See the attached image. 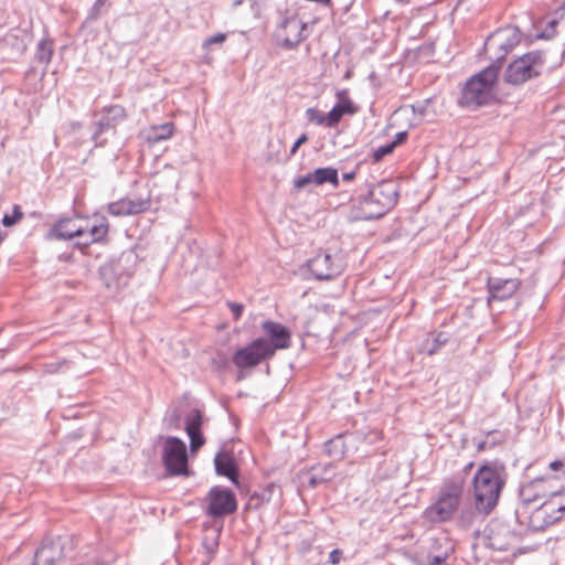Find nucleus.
<instances>
[{
    "mask_svg": "<svg viewBox=\"0 0 565 565\" xmlns=\"http://www.w3.org/2000/svg\"><path fill=\"white\" fill-rule=\"evenodd\" d=\"M225 40H226V34L225 33H217L215 35H212V36L205 39L202 46H203L204 50H207L213 44H222V43H224Z\"/></svg>",
    "mask_w": 565,
    "mask_h": 565,
    "instance_id": "nucleus-29",
    "label": "nucleus"
},
{
    "mask_svg": "<svg viewBox=\"0 0 565 565\" xmlns=\"http://www.w3.org/2000/svg\"><path fill=\"white\" fill-rule=\"evenodd\" d=\"M563 467H564V461H563V460H559V459L554 460V461H552V462L550 463V468H551V470H553V471H557V470L562 469Z\"/></svg>",
    "mask_w": 565,
    "mask_h": 565,
    "instance_id": "nucleus-34",
    "label": "nucleus"
},
{
    "mask_svg": "<svg viewBox=\"0 0 565 565\" xmlns=\"http://www.w3.org/2000/svg\"><path fill=\"white\" fill-rule=\"evenodd\" d=\"M306 24L297 17H290L284 21L279 31L282 46L292 49L305 39Z\"/></svg>",
    "mask_w": 565,
    "mask_h": 565,
    "instance_id": "nucleus-14",
    "label": "nucleus"
},
{
    "mask_svg": "<svg viewBox=\"0 0 565 565\" xmlns=\"http://www.w3.org/2000/svg\"><path fill=\"white\" fill-rule=\"evenodd\" d=\"M107 114L113 120H124L127 118V111L124 106L113 105L107 108Z\"/></svg>",
    "mask_w": 565,
    "mask_h": 565,
    "instance_id": "nucleus-25",
    "label": "nucleus"
},
{
    "mask_svg": "<svg viewBox=\"0 0 565 565\" xmlns=\"http://www.w3.org/2000/svg\"><path fill=\"white\" fill-rule=\"evenodd\" d=\"M543 64L544 58L541 52L525 53L509 64L504 79L512 85H521L540 75Z\"/></svg>",
    "mask_w": 565,
    "mask_h": 565,
    "instance_id": "nucleus-7",
    "label": "nucleus"
},
{
    "mask_svg": "<svg viewBox=\"0 0 565 565\" xmlns=\"http://www.w3.org/2000/svg\"><path fill=\"white\" fill-rule=\"evenodd\" d=\"M342 551L340 548H334L333 551L330 552L329 554V562L332 564V565H338L340 562H341V558H342Z\"/></svg>",
    "mask_w": 565,
    "mask_h": 565,
    "instance_id": "nucleus-32",
    "label": "nucleus"
},
{
    "mask_svg": "<svg viewBox=\"0 0 565 565\" xmlns=\"http://www.w3.org/2000/svg\"><path fill=\"white\" fill-rule=\"evenodd\" d=\"M162 463L170 476H188V452L185 444L177 437H167L162 441Z\"/></svg>",
    "mask_w": 565,
    "mask_h": 565,
    "instance_id": "nucleus-8",
    "label": "nucleus"
},
{
    "mask_svg": "<svg viewBox=\"0 0 565 565\" xmlns=\"http://www.w3.org/2000/svg\"><path fill=\"white\" fill-rule=\"evenodd\" d=\"M23 212L19 205L13 206V211L11 214H6L2 218V224L6 227H11L18 224L23 218Z\"/></svg>",
    "mask_w": 565,
    "mask_h": 565,
    "instance_id": "nucleus-24",
    "label": "nucleus"
},
{
    "mask_svg": "<svg viewBox=\"0 0 565 565\" xmlns=\"http://www.w3.org/2000/svg\"><path fill=\"white\" fill-rule=\"evenodd\" d=\"M337 98L338 103L335 104V107L343 115H353L358 111V107L353 104L347 90L338 92Z\"/></svg>",
    "mask_w": 565,
    "mask_h": 565,
    "instance_id": "nucleus-23",
    "label": "nucleus"
},
{
    "mask_svg": "<svg viewBox=\"0 0 565 565\" xmlns=\"http://www.w3.org/2000/svg\"><path fill=\"white\" fill-rule=\"evenodd\" d=\"M504 486V466L499 462H483L472 478L473 504L477 512L490 514L498 505Z\"/></svg>",
    "mask_w": 565,
    "mask_h": 565,
    "instance_id": "nucleus-2",
    "label": "nucleus"
},
{
    "mask_svg": "<svg viewBox=\"0 0 565 565\" xmlns=\"http://www.w3.org/2000/svg\"><path fill=\"white\" fill-rule=\"evenodd\" d=\"M49 554H50L49 547L43 546V547L39 548L35 553V563L38 565H41V563H44L47 559Z\"/></svg>",
    "mask_w": 565,
    "mask_h": 565,
    "instance_id": "nucleus-31",
    "label": "nucleus"
},
{
    "mask_svg": "<svg viewBox=\"0 0 565 565\" xmlns=\"http://www.w3.org/2000/svg\"><path fill=\"white\" fill-rule=\"evenodd\" d=\"M202 415L199 411H193L186 418L185 431L190 437V449L192 452L198 451L205 443L201 434Z\"/></svg>",
    "mask_w": 565,
    "mask_h": 565,
    "instance_id": "nucleus-18",
    "label": "nucleus"
},
{
    "mask_svg": "<svg viewBox=\"0 0 565 565\" xmlns=\"http://www.w3.org/2000/svg\"><path fill=\"white\" fill-rule=\"evenodd\" d=\"M227 306L234 315V320L235 321L239 320V318L243 315L244 306L241 303L232 302V301H228Z\"/></svg>",
    "mask_w": 565,
    "mask_h": 565,
    "instance_id": "nucleus-30",
    "label": "nucleus"
},
{
    "mask_svg": "<svg viewBox=\"0 0 565 565\" xmlns=\"http://www.w3.org/2000/svg\"><path fill=\"white\" fill-rule=\"evenodd\" d=\"M308 269L319 280H328L339 274V267L335 265L332 256L327 253H318L309 259Z\"/></svg>",
    "mask_w": 565,
    "mask_h": 565,
    "instance_id": "nucleus-15",
    "label": "nucleus"
},
{
    "mask_svg": "<svg viewBox=\"0 0 565 565\" xmlns=\"http://www.w3.org/2000/svg\"><path fill=\"white\" fill-rule=\"evenodd\" d=\"M215 469L218 475L237 483V468L234 457L228 452H218L215 457Z\"/></svg>",
    "mask_w": 565,
    "mask_h": 565,
    "instance_id": "nucleus-20",
    "label": "nucleus"
},
{
    "mask_svg": "<svg viewBox=\"0 0 565 565\" xmlns=\"http://www.w3.org/2000/svg\"><path fill=\"white\" fill-rule=\"evenodd\" d=\"M500 70L501 65L495 62L472 76L463 88V103L467 106H482L487 104L492 97Z\"/></svg>",
    "mask_w": 565,
    "mask_h": 565,
    "instance_id": "nucleus-5",
    "label": "nucleus"
},
{
    "mask_svg": "<svg viewBox=\"0 0 565 565\" xmlns=\"http://www.w3.org/2000/svg\"><path fill=\"white\" fill-rule=\"evenodd\" d=\"M406 138V132H401L397 135V138L395 140H398V143L403 142Z\"/></svg>",
    "mask_w": 565,
    "mask_h": 565,
    "instance_id": "nucleus-37",
    "label": "nucleus"
},
{
    "mask_svg": "<svg viewBox=\"0 0 565 565\" xmlns=\"http://www.w3.org/2000/svg\"><path fill=\"white\" fill-rule=\"evenodd\" d=\"M398 145V140H394L388 145L382 146L374 151V160L380 161L386 154H390L394 148Z\"/></svg>",
    "mask_w": 565,
    "mask_h": 565,
    "instance_id": "nucleus-27",
    "label": "nucleus"
},
{
    "mask_svg": "<svg viewBox=\"0 0 565 565\" xmlns=\"http://www.w3.org/2000/svg\"><path fill=\"white\" fill-rule=\"evenodd\" d=\"M327 182L332 184L334 188L339 185V174L337 169L331 167L316 169L313 172L297 178L295 180V186L297 189H302L308 184L322 185Z\"/></svg>",
    "mask_w": 565,
    "mask_h": 565,
    "instance_id": "nucleus-16",
    "label": "nucleus"
},
{
    "mask_svg": "<svg viewBox=\"0 0 565 565\" xmlns=\"http://www.w3.org/2000/svg\"><path fill=\"white\" fill-rule=\"evenodd\" d=\"M3 237L0 235V244L2 243Z\"/></svg>",
    "mask_w": 565,
    "mask_h": 565,
    "instance_id": "nucleus-38",
    "label": "nucleus"
},
{
    "mask_svg": "<svg viewBox=\"0 0 565 565\" xmlns=\"http://www.w3.org/2000/svg\"><path fill=\"white\" fill-rule=\"evenodd\" d=\"M174 134L173 122H166L162 125H153L149 127L145 132V141L152 146L163 140L170 139Z\"/></svg>",
    "mask_w": 565,
    "mask_h": 565,
    "instance_id": "nucleus-19",
    "label": "nucleus"
},
{
    "mask_svg": "<svg viewBox=\"0 0 565 565\" xmlns=\"http://www.w3.org/2000/svg\"><path fill=\"white\" fill-rule=\"evenodd\" d=\"M307 141H308V136H307L306 134H302V135H301V136L296 140V142L294 143V146L291 147V149H290V154H291V156H294V154L297 152L298 148H299L301 145L306 143Z\"/></svg>",
    "mask_w": 565,
    "mask_h": 565,
    "instance_id": "nucleus-33",
    "label": "nucleus"
},
{
    "mask_svg": "<svg viewBox=\"0 0 565 565\" xmlns=\"http://www.w3.org/2000/svg\"><path fill=\"white\" fill-rule=\"evenodd\" d=\"M429 565H444V558L435 556L430 559Z\"/></svg>",
    "mask_w": 565,
    "mask_h": 565,
    "instance_id": "nucleus-35",
    "label": "nucleus"
},
{
    "mask_svg": "<svg viewBox=\"0 0 565 565\" xmlns=\"http://www.w3.org/2000/svg\"><path fill=\"white\" fill-rule=\"evenodd\" d=\"M513 535L504 527L493 530L489 535V544L498 551H507L512 545Z\"/></svg>",
    "mask_w": 565,
    "mask_h": 565,
    "instance_id": "nucleus-21",
    "label": "nucleus"
},
{
    "mask_svg": "<svg viewBox=\"0 0 565 565\" xmlns=\"http://www.w3.org/2000/svg\"><path fill=\"white\" fill-rule=\"evenodd\" d=\"M306 115L308 119L317 125L326 126L327 127V117L326 115H322L320 111H318L315 108H309L306 111Z\"/></svg>",
    "mask_w": 565,
    "mask_h": 565,
    "instance_id": "nucleus-28",
    "label": "nucleus"
},
{
    "mask_svg": "<svg viewBox=\"0 0 565 565\" xmlns=\"http://www.w3.org/2000/svg\"><path fill=\"white\" fill-rule=\"evenodd\" d=\"M522 287V281L519 278L508 279H489L488 290L489 298L488 303L492 301H504L511 299Z\"/></svg>",
    "mask_w": 565,
    "mask_h": 565,
    "instance_id": "nucleus-12",
    "label": "nucleus"
},
{
    "mask_svg": "<svg viewBox=\"0 0 565 565\" xmlns=\"http://www.w3.org/2000/svg\"><path fill=\"white\" fill-rule=\"evenodd\" d=\"M397 202L394 183L383 181L372 186L366 195L351 199V221H372L384 216Z\"/></svg>",
    "mask_w": 565,
    "mask_h": 565,
    "instance_id": "nucleus-3",
    "label": "nucleus"
},
{
    "mask_svg": "<svg viewBox=\"0 0 565 565\" xmlns=\"http://www.w3.org/2000/svg\"><path fill=\"white\" fill-rule=\"evenodd\" d=\"M354 178H355V172L354 171L343 173V175H342V179L344 181H352Z\"/></svg>",
    "mask_w": 565,
    "mask_h": 565,
    "instance_id": "nucleus-36",
    "label": "nucleus"
},
{
    "mask_svg": "<svg viewBox=\"0 0 565 565\" xmlns=\"http://www.w3.org/2000/svg\"><path fill=\"white\" fill-rule=\"evenodd\" d=\"M465 489L462 479L447 480L438 495V499L426 510V516L431 522H445L458 510Z\"/></svg>",
    "mask_w": 565,
    "mask_h": 565,
    "instance_id": "nucleus-6",
    "label": "nucleus"
},
{
    "mask_svg": "<svg viewBox=\"0 0 565 565\" xmlns=\"http://www.w3.org/2000/svg\"><path fill=\"white\" fill-rule=\"evenodd\" d=\"M447 342V337L443 332L435 334L434 339L424 341L420 352L427 355H434Z\"/></svg>",
    "mask_w": 565,
    "mask_h": 565,
    "instance_id": "nucleus-22",
    "label": "nucleus"
},
{
    "mask_svg": "<svg viewBox=\"0 0 565 565\" xmlns=\"http://www.w3.org/2000/svg\"><path fill=\"white\" fill-rule=\"evenodd\" d=\"M268 340L263 338L254 340L247 347L238 350L233 355V363L239 369L254 367L264 359L271 358Z\"/></svg>",
    "mask_w": 565,
    "mask_h": 565,
    "instance_id": "nucleus-9",
    "label": "nucleus"
},
{
    "mask_svg": "<svg viewBox=\"0 0 565 565\" xmlns=\"http://www.w3.org/2000/svg\"><path fill=\"white\" fill-rule=\"evenodd\" d=\"M207 514L211 516H224L232 514L237 509L235 494L227 489L214 487L206 497Z\"/></svg>",
    "mask_w": 565,
    "mask_h": 565,
    "instance_id": "nucleus-11",
    "label": "nucleus"
},
{
    "mask_svg": "<svg viewBox=\"0 0 565 565\" xmlns=\"http://www.w3.org/2000/svg\"><path fill=\"white\" fill-rule=\"evenodd\" d=\"M521 42V33L515 26H507L495 31L486 41V51L498 54V60L512 51Z\"/></svg>",
    "mask_w": 565,
    "mask_h": 565,
    "instance_id": "nucleus-10",
    "label": "nucleus"
},
{
    "mask_svg": "<svg viewBox=\"0 0 565 565\" xmlns=\"http://www.w3.org/2000/svg\"><path fill=\"white\" fill-rule=\"evenodd\" d=\"M344 115L334 106L327 115V127L333 128L338 126Z\"/></svg>",
    "mask_w": 565,
    "mask_h": 565,
    "instance_id": "nucleus-26",
    "label": "nucleus"
},
{
    "mask_svg": "<svg viewBox=\"0 0 565 565\" xmlns=\"http://www.w3.org/2000/svg\"><path fill=\"white\" fill-rule=\"evenodd\" d=\"M109 233V223L105 217L64 218L58 221L52 235L58 239L78 238L75 246L82 250L93 244L103 243Z\"/></svg>",
    "mask_w": 565,
    "mask_h": 565,
    "instance_id": "nucleus-4",
    "label": "nucleus"
},
{
    "mask_svg": "<svg viewBox=\"0 0 565 565\" xmlns=\"http://www.w3.org/2000/svg\"><path fill=\"white\" fill-rule=\"evenodd\" d=\"M555 483L556 478H539L520 491L521 514L533 531H543L565 515V488Z\"/></svg>",
    "mask_w": 565,
    "mask_h": 565,
    "instance_id": "nucleus-1",
    "label": "nucleus"
},
{
    "mask_svg": "<svg viewBox=\"0 0 565 565\" xmlns=\"http://www.w3.org/2000/svg\"><path fill=\"white\" fill-rule=\"evenodd\" d=\"M262 328L264 332L270 338L268 345L273 351V355L277 350H285L291 345V333L281 323L267 320L263 322Z\"/></svg>",
    "mask_w": 565,
    "mask_h": 565,
    "instance_id": "nucleus-13",
    "label": "nucleus"
},
{
    "mask_svg": "<svg viewBox=\"0 0 565 565\" xmlns=\"http://www.w3.org/2000/svg\"><path fill=\"white\" fill-rule=\"evenodd\" d=\"M150 203L140 198H122L111 202L107 206V212L113 216H128L145 212Z\"/></svg>",
    "mask_w": 565,
    "mask_h": 565,
    "instance_id": "nucleus-17",
    "label": "nucleus"
}]
</instances>
